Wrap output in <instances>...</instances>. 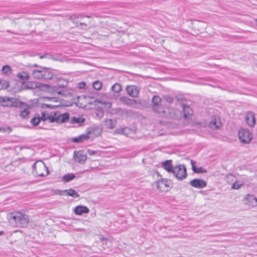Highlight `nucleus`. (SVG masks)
Listing matches in <instances>:
<instances>
[{"label":"nucleus","instance_id":"obj_1","mask_svg":"<svg viewBox=\"0 0 257 257\" xmlns=\"http://www.w3.org/2000/svg\"><path fill=\"white\" fill-rule=\"evenodd\" d=\"M162 167L168 172L173 173L179 180H183L186 178L187 171L184 165H179L173 167L172 161L169 160L162 162Z\"/></svg>","mask_w":257,"mask_h":257},{"label":"nucleus","instance_id":"obj_2","mask_svg":"<svg viewBox=\"0 0 257 257\" xmlns=\"http://www.w3.org/2000/svg\"><path fill=\"white\" fill-rule=\"evenodd\" d=\"M10 223L14 226L20 227H26L29 223V218L27 215L20 212L12 213L9 217Z\"/></svg>","mask_w":257,"mask_h":257},{"label":"nucleus","instance_id":"obj_3","mask_svg":"<svg viewBox=\"0 0 257 257\" xmlns=\"http://www.w3.org/2000/svg\"><path fill=\"white\" fill-rule=\"evenodd\" d=\"M25 105L22 101L15 97L0 96V106L8 107H21Z\"/></svg>","mask_w":257,"mask_h":257},{"label":"nucleus","instance_id":"obj_4","mask_svg":"<svg viewBox=\"0 0 257 257\" xmlns=\"http://www.w3.org/2000/svg\"><path fill=\"white\" fill-rule=\"evenodd\" d=\"M153 103V110L157 112V113L160 114L162 116H165L167 117H171L172 115H169L167 114V111H169V109H164L161 107V102L162 99L161 98L158 96L155 95L152 98V100Z\"/></svg>","mask_w":257,"mask_h":257},{"label":"nucleus","instance_id":"obj_5","mask_svg":"<svg viewBox=\"0 0 257 257\" xmlns=\"http://www.w3.org/2000/svg\"><path fill=\"white\" fill-rule=\"evenodd\" d=\"M32 168L33 173H35L38 176L44 177L48 174V169L42 162H40L38 165L35 163Z\"/></svg>","mask_w":257,"mask_h":257},{"label":"nucleus","instance_id":"obj_6","mask_svg":"<svg viewBox=\"0 0 257 257\" xmlns=\"http://www.w3.org/2000/svg\"><path fill=\"white\" fill-rule=\"evenodd\" d=\"M69 113L68 112L61 114L59 111H54L53 116H51V121L58 123H64L69 120Z\"/></svg>","mask_w":257,"mask_h":257},{"label":"nucleus","instance_id":"obj_7","mask_svg":"<svg viewBox=\"0 0 257 257\" xmlns=\"http://www.w3.org/2000/svg\"><path fill=\"white\" fill-rule=\"evenodd\" d=\"M119 100L124 104L134 108H139L138 104H141V101L139 100L131 99L126 96L120 97Z\"/></svg>","mask_w":257,"mask_h":257},{"label":"nucleus","instance_id":"obj_8","mask_svg":"<svg viewBox=\"0 0 257 257\" xmlns=\"http://www.w3.org/2000/svg\"><path fill=\"white\" fill-rule=\"evenodd\" d=\"M238 135L240 141L245 144L249 143L252 139V134L247 129H240L238 132Z\"/></svg>","mask_w":257,"mask_h":257},{"label":"nucleus","instance_id":"obj_9","mask_svg":"<svg viewBox=\"0 0 257 257\" xmlns=\"http://www.w3.org/2000/svg\"><path fill=\"white\" fill-rule=\"evenodd\" d=\"M73 158L76 162L84 164L87 159V155L83 151H75L74 152Z\"/></svg>","mask_w":257,"mask_h":257},{"label":"nucleus","instance_id":"obj_10","mask_svg":"<svg viewBox=\"0 0 257 257\" xmlns=\"http://www.w3.org/2000/svg\"><path fill=\"white\" fill-rule=\"evenodd\" d=\"M244 204L251 207L257 206V198L253 195H246L243 200Z\"/></svg>","mask_w":257,"mask_h":257},{"label":"nucleus","instance_id":"obj_11","mask_svg":"<svg viewBox=\"0 0 257 257\" xmlns=\"http://www.w3.org/2000/svg\"><path fill=\"white\" fill-rule=\"evenodd\" d=\"M127 93L132 97H139L140 89L136 85L127 86L126 87Z\"/></svg>","mask_w":257,"mask_h":257},{"label":"nucleus","instance_id":"obj_12","mask_svg":"<svg viewBox=\"0 0 257 257\" xmlns=\"http://www.w3.org/2000/svg\"><path fill=\"white\" fill-rule=\"evenodd\" d=\"M46 68L39 66L38 69H34L32 72L33 77L35 79H43Z\"/></svg>","mask_w":257,"mask_h":257},{"label":"nucleus","instance_id":"obj_13","mask_svg":"<svg viewBox=\"0 0 257 257\" xmlns=\"http://www.w3.org/2000/svg\"><path fill=\"white\" fill-rule=\"evenodd\" d=\"M190 184L193 187L202 189L207 186V183L200 179H194L190 182Z\"/></svg>","mask_w":257,"mask_h":257},{"label":"nucleus","instance_id":"obj_14","mask_svg":"<svg viewBox=\"0 0 257 257\" xmlns=\"http://www.w3.org/2000/svg\"><path fill=\"white\" fill-rule=\"evenodd\" d=\"M245 120L248 126L253 127L255 123V114L253 112H248L245 115Z\"/></svg>","mask_w":257,"mask_h":257},{"label":"nucleus","instance_id":"obj_15","mask_svg":"<svg viewBox=\"0 0 257 257\" xmlns=\"http://www.w3.org/2000/svg\"><path fill=\"white\" fill-rule=\"evenodd\" d=\"M73 211L75 214L81 215L83 214L88 213L89 212V209L86 206L78 205L74 208Z\"/></svg>","mask_w":257,"mask_h":257},{"label":"nucleus","instance_id":"obj_16","mask_svg":"<svg viewBox=\"0 0 257 257\" xmlns=\"http://www.w3.org/2000/svg\"><path fill=\"white\" fill-rule=\"evenodd\" d=\"M23 103L25 104V105H23V106L16 107L23 109V110L21 111L20 116L22 118L27 119L30 113V111L28 110V109L30 108V106L26 103L24 102H23Z\"/></svg>","mask_w":257,"mask_h":257},{"label":"nucleus","instance_id":"obj_17","mask_svg":"<svg viewBox=\"0 0 257 257\" xmlns=\"http://www.w3.org/2000/svg\"><path fill=\"white\" fill-rule=\"evenodd\" d=\"M171 185V182L169 180H168L166 179H163L161 180L158 181L156 183V186L158 189L160 190H162L164 189V187H170Z\"/></svg>","mask_w":257,"mask_h":257},{"label":"nucleus","instance_id":"obj_18","mask_svg":"<svg viewBox=\"0 0 257 257\" xmlns=\"http://www.w3.org/2000/svg\"><path fill=\"white\" fill-rule=\"evenodd\" d=\"M182 107L183 110V116L185 118H189L193 114V111L191 107L185 104H182Z\"/></svg>","mask_w":257,"mask_h":257},{"label":"nucleus","instance_id":"obj_19","mask_svg":"<svg viewBox=\"0 0 257 257\" xmlns=\"http://www.w3.org/2000/svg\"><path fill=\"white\" fill-rule=\"evenodd\" d=\"M53 113H54V111H52L51 112H49L47 111H42L41 112V115L40 116V118L41 120L43 121L49 120V122L52 123L51 116H53Z\"/></svg>","mask_w":257,"mask_h":257},{"label":"nucleus","instance_id":"obj_20","mask_svg":"<svg viewBox=\"0 0 257 257\" xmlns=\"http://www.w3.org/2000/svg\"><path fill=\"white\" fill-rule=\"evenodd\" d=\"M85 17L89 18V16H83L82 15H73L70 16V20L77 26H78L80 20L83 19Z\"/></svg>","mask_w":257,"mask_h":257},{"label":"nucleus","instance_id":"obj_21","mask_svg":"<svg viewBox=\"0 0 257 257\" xmlns=\"http://www.w3.org/2000/svg\"><path fill=\"white\" fill-rule=\"evenodd\" d=\"M116 113L121 116L127 117L132 114V110L131 109L118 108L116 111Z\"/></svg>","mask_w":257,"mask_h":257},{"label":"nucleus","instance_id":"obj_22","mask_svg":"<svg viewBox=\"0 0 257 257\" xmlns=\"http://www.w3.org/2000/svg\"><path fill=\"white\" fill-rule=\"evenodd\" d=\"M191 164L192 165V169L194 173H206L207 170L204 169L203 167L197 168L195 167V165L196 162L193 160L191 161Z\"/></svg>","mask_w":257,"mask_h":257},{"label":"nucleus","instance_id":"obj_23","mask_svg":"<svg viewBox=\"0 0 257 257\" xmlns=\"http://www.w3.org/2000/svg\"><path fill=\"white\" fill-rule=\"evenodd\" d=\"M89 138L88 135H82L78 137L73 138L71 141L73 143H81Z\"/></svg>","mask_w":257,"mask_h":257},{"label":"nucleus","instance_id":"obj_24","mask_svg":"<svg viewBox=\"0 0 257 257\" xmlns=\"http://www.w3.org/2000/svg\"><path fill=\"white\" fill-rule=\"evenodd\" d=\"M62 192V191H60ZM66 193L67 196H70L73 197H79V194L74 190L72 189H69L68 190H65L63 191Z\"/></svg>","mask_w":257,"mask_h":257},{"label":"nucleus","instance_id":"obj_25","mask_svg":"<svg viewBox=\"0 0 257 257\" xmlns=\"http://www.w3.org/2000/svg\"><path fill=\"white\" fill-rule=\"evenodd\" d=\"M105 125L109 128H113L116 125V121L112 119H106L105 120Z\"/></svg>","mask_w":257,"mask_h":257},{"label":"nucleus","instance_id":"obj_26","mask_svg":"<svg viewBox=\"0 0 257 257\" xmlns=\"http://www.w3.org/2000/svg\"><path fill=\"white\" fill-rule=\"evenodd\" d=\"M75 178L73 173H69L64 175L62 178V181L65 182H68Z\"/></svg>","mask_w":257,"mask_h":257},{"label":"nucleus","instance_id":"obj_27","mask_svg":"<svg viewBox=\"0 0 257 257\" xmlns=\"http://www.w3.org/2000/svg\"><path fill=\"white\" fill-rule=\"evenodd\" d=\"M85 119L82 117H72L71 118L70 122L71 123H78L80 125L83 123L85 121Z\"/></svg>","mask_w":257,"mask_h":257},{"label":"nucleus","instance_id":"obj_28","mask_svg":"<svg viewBox=\"0 0 257 257\" xmlns=\"http://www.w3.org/2000/svg\"><path fill=\"white\" fill-rule=\"evenodd\" d=\"M2 71L3 74L9 76L12 73V69L10 66L8 65H6L2 67Z\"/></svg>","mask_w":257,"mask_h":257},{"label":"nucleus","instance_id":"obj_29","mask_svg":"<svg viewBox=\"0 0 257 257\" xmlns=\"http://www.w3.org/2000/svg\"><path fill=\"white\" fill-rule=\"evenodd\" d=\"M53 76V73L48 68H46L44 74L43 75V80H47L52 79Z\"/></svg>","mask_w":257,"mask_h":257},{"label":"nucleus","instance_id":"obj_30","mask_svg":"<svg viewBox=\"0 0 257 257\" xmlns=\"http://www.w3.org/2000/svg\"><path fill=\"white\" fill-rule=\"evenodd\" d=\"M41 121V119L40 118V115L39 114H36L35 116L33 117V118L31 120V123L34 126H37L40 122Z\"/></svg>","mask_w":257,"mask_h":257},{"label":"nucleus","instance_id":"obj_31","mask_svg":"<svg viewBox=\"0 0 257 257\" xmlns=\"http://www.w3.org/2000/svg\"><path fill=\"white\" fill-rule=\"evenodd\" d=\"M111 88L114 93H118L121 90L122 87L119 83H115L111 86Z\"/></svg>","mask_w":257,"mask_h":257},{"label":"nucleus","instance_id":"obj_32","mask_svg":"<svg viewBox=\"0 0 257 257\" xmlns=\"http://www.w3.org/2000/svg\"><path fill=\"white\" fill-rule=\"evenodd\" d=\"M18 77L23 80H28L29 78V74L25 72H21L18 74Z\"/></svg>","mask_w":257,"mask_h":257},{"label":"nucleus","instance_id":"obj_33","mask_svg":"<svg viewBox=\"0 0 257 257\" xmlns=\"http://www.w3.org/2000/svg\"><path fill=\"white\" fill-rule=\"evenodd\" d=\"M68 82L65 79H60L58 81V86L61 88H64L67 86Z\"/></svg>","mask_w":257,"mask_h":257},{"label":"nucleus","instance_id":"obj_34","mask_svg":"<svg viewBox=\"0 0 257 257\" xmlns=\"http://www.w3.org/2000/svg\"><path fill=\"white\" fill-rule=\"evenodd\" d=\"M0 84L1 85L2 88L3 89H7L10 86L9 81L2 79H0Z\"/></svg>","mask_w":257,"mask_h":257},{"label":"nucleus","instance_id":"obj_35","mask_svg":"<svg viewBox=\"0 0 257 257\" xmlns=\"http://www.w3.org/2000/svg\"><path fill=\"white\" fill-rule=\"evenodd\" d=\"M93 88L97 90H99L101 88L102 83L99 81H95L93 82Z\"/></svg>","mask_w":257,"mask_h":257},{"label":"nucleus","instance_id":"obj_36","mask_svg":"<svg viewBox=\"0 0 257 257\" xmlns=\"http://www.w3.org/2000/svg\"><path fill=\"white\" fill-rule=\"evenodd\" d=\"M164 98L166 101L169 103H172L174 100V98L170 95H166Z\"/></svg>","mask_w":257,"mask_h":257},{"label":"nucleus","instance_id":"obj_37","mask_svg":"<svg viewBox=\"0 0 257 257\" xmlns=\"http://www.w3.org/2000/svg\"><path fill=\"white\" fill-rule=\"evenodd\" d=\"M78 26H81L84 29H86L88 27L87 24L83 21V19L80 20Z\"/></svg>","mask_w":257,"mask_h":257},{"label":"nucleus","instance_id":"obj_38","mask_svg":"<svg viewBox=\"0 0 257 257\" xmlns=\"http://www.w3.org/2000/svg\"><path fill=\"white\" fill-rule=\"evenodd\" d=\"M241 186V184H239L237 182H235L233 183L231 186V188L233 189H239L240 186Z\"/></svg>","mask_w":257,"mask_h":257},{"label":"nucleus","instance_id":"obj_39","mask_svg":"<svg viewBox=\"0 0 257 257\" xmlns=\"http://www.w3.org/2000/svg\"><path fill=\"white\" fill-rule=\"evenodd\" d=\"M86 86V83L84 82H81L78 83L77 87L79 89H83Z\"/></svg>","mask_w":257,"mask_h":257},{"label":"nucleus","instance_id":"obj_40","mask_svg":"<svg viewBox=\"0 0 257 257\" xmlns=\"http://www.w3.org/2000/svg\"><path fill=\"white\" fill-rule=\"evenodd\" d=\"M88 154L90 155H92L95 154V152L90 150H88Z\"/></svg>","mask_w":257,"mask_h":257},{"label":"nucleus","instance_id":"obj_41","mask_svg":"<svg viewBox=\"0 0 257 257\" xmlns=\"http://www.w3.org/2000/svg\"><path fill=\"white\" fill-rule=\"evenodd\" d=\"M6 130H7V131H8L9 133H11L12 131V128L9 126L6 127Z\"/></svg>","mask_w":257,"mask_h":257},{"label":"nucleus","instance_id":"obj_42","mask_svg":"<svg viewBox=\"0 0 257 257\" xmlns=\"http://www.w3.org/2000/svg\"><path fill=\"white\" fill-rule=\"evenodd\" d=\"M95 129L93 127L90 128V130L88 132V134L91 133V132L94 131Z\"/></svg>","mask_w":257,"mask_h":257},{"label":"nucleus","instance_id":"obj_43","mask_svg":"<svg viewBox=\"0 0 257 257\" xmlns=\"http://www.w3.org/2000/svg\"><path fill=\"white\" fill-rule=\"evenodd\" d=\"M212 124L214 125L215 128H218L219 127V125H217L216 124V121L212 122Z\"/></svg>","mask_w":257,"mask_h":257},{"label":"nucleus","instance_id":"obj_44","mask_svg":"<svg viewBox=\"0 0 257 257\" xmlns=\"http://www.w3.org/2000/svg\"><path fill=\"white\" fill-rule=\"evenodd\" d=\"M96 115H100V116H102V115H103V113L102 111H100V113H96Z\"/></svg>","mask_w":257,"mask_h":257},{"label":"nucleus","instance_id":"obj_45","mask_svg":"<svg viewBox=\"0 0 257 257\" xmlns=\"http://www.w3.org/2000/svg\"><path fill=\"white\" fill-rule=\"evenodd\" d=\"M2 128V132H3L4 133H5L7 132L6 127H4V128Z\"/></svg>","mask_w":257,"mask_h":257},{"label":"nucleus","instance_id":"obj_46","mask_svg":"<svg viewBox=\"0 0 257 257\" xmlns=\"http://www.w3.org/2000/svg\"><path fill=\"white\" fill-rule=\"evenodd\" d=\"M26 86H27V87H28V88H33V86L32 84H31V86H30L29 85V84H27Z\"/></svg>","mask_w":257,"mask_h":257},{"label":"nucleus","instance_id":"obj_47","mask_svg":"<svg viewBox=\"0 0 257 257\" xmlns=\"http://www.w3.org/2000/svg\"><path fill=\"white\" fill-rule=\"evenodd\" d=\"M57 93L59 94H63V93L60 91H58L57 89H56Z\"/></svg>","mask_w":257,"mask_h":257},{"label":"nucleus","instance_id":"obj_48","mask_svg":"<svg viewBox=\"0 0 257 257\" xmlns=\"http://www.w3.org/2000/svg\"><path fill=\"white\" fill-rule=\"evenodd\" d=\"M178 176H181V174L183 175V174L181 173V171H179V172H178Z\"/></svg>","mask_w":257,"mask_h":257},{"label":"nucleus","instance_id":"obj_49","mask_svg":"<svg viewBox=\"0 0 257 257\" xmlns=\"http://www.w3.org/2000/svg\"><path fill=\"white\" fill-rule=\"evenodd\" d=\"M4 234V231H0V235H3Z\"/></svg>","mask_w":257,"mask_h":257},{"label":"nucleus","instance_id":"obj_50","mask_svg":"<svg viewBox=\"0 0 257 257\" xmlns=\"http://www.w3.org/2000/svg\"><path fill=\"white\" fill-rule=\"evenodd\" d=\"M255 23L256 25L257 26V19L255 20Z\"/></svg>","mask_w":257,"mask_h":257},{"label":"nucleus","instance_id":"obj_51","mask_svg":"<svg viewBox=\"0 0 257 257\" xmlns=\"http://www.w3.org/2000/svg\"><path fill=\"white\" fill-rule=\"evenodd\" d=\"M34 66H35V67H38V65L37 64H34Z\"/></svg>","mask_w":257,"mask_h":257},{"label":"nucleus","instance_id":"obj_52","mask_svg":"<svg viewBox=\"0 0 257 257\" xmlns=\"http://www.w3.org/2000/svg\"><path fill=\"white\" fill-rule=\"evenodd\" d=\"M0 131H2V127H0Z\"/></svg>","mask_w":257,"mask_h":257},{"label":"nucleus","instance_id":"obj_53","mask_svg":"<svg viewBox=\"0 0 257 257\" xmlns=\"http://www.w3.org/2000/svg\"><path fill=\"white\" fill-rule=\"evenodd\" d=\"M7 32H11V31L10 30H8Z\"/></svg>","mask_w":257,"mask_h":257}]
</instances>
